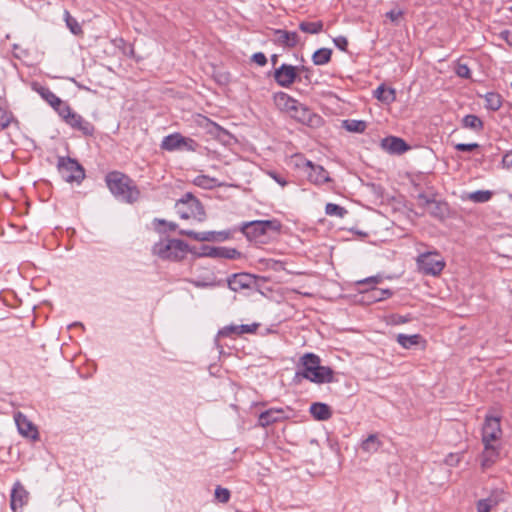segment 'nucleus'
Listing matches in <instances>:
<instances>
[{
  "label": "nucleus",
  "mask_w": 512,
  "mask_h": 512,
  "mask_svg": "<svg viewBox=\"0 0 512 512\" xmlns=\"http://www.w3.org/2000/svg\"><path fill=\"white\" fill-rule=\"evenodd\" d=\"M372 298L374 301H382V300H385L387 298H389L390 296H392V291L389 290V289H377V288H373L372 291Z\"/></svg>",
  "instance_id": "obj_40"
},
{
  "label": "nucleus",
  "mask_w": 512,
  "mask_h": 512,
  "mask_svg": "<svg viewBox=\"0 0 512 512\" xmlns=\"http://www.w3.org/2000/svg\"><path fill=\"white\" fill-rule=\"evenodd\" d=\"M288 114L294 118L295 120L307 124L311 122L312 112L298 100H296V104L292 109L288 112Z\"/></svg>",
  "instance_id": "obj_20"
},
{
  "label": "nucleus",
  "mask_w": 512,
  "mask_h": 512,
  "mask_svg": "<svg viewBox=\"0 0 512 512\" xmlns=\"http://www.w3.org/2000/svg\"><path fill=\"white\" fill-rule=\"evenodd\" d=\"M302 379L315 384L332 383L335 381L332 368L322 366L320 357L314 353H305L300 358L294 381L300 383Z\"/></svg>",
  "instance_id": "obj_1"
},
{
  "label": "nucleus",
  "mask_w": 512,
  "mask_h": 512,
  "mask_svg": "<svg viewBox=\"0 0 512 512\" xmlns=\"http://www.w3.org/2000/svg\"><path fill=\"white\" fill-rule=\"evenodd\" d=\"M416 264L422 274L430 276L440 275L446 265L444 258L436 250L420 253Z\"/></svg>",
  "instance_id": "obj_6"
},
{
  "label": "nucleus",
  "mask_w": 512,
  "mask_h": 512,
  "mask_svg": "<svg viewBox=\"0 0 512 512\" xmlns=\"http://www.w3.org/2000/svg\"><path fill=\"white\" fill-rule=\"evenodd\" d=\"M503 167L507 169L512 168V150L508 151L502 158Z\"/></svg>",
  "instance_id": "obj_54"
},
{
  "label": "nucleus",
  "mask_w": 512,
  "mask_h": 512,
  "mask_svg": "<svg viewBox=\"0 0 512 512\" xmlns=\"http://www.w3.org/2000/svg\"><path fill=\"white\" fill-rule=\"evenodd\" d=\"M333 42L337 48H339L342 51H346L348 46V40L344 36H338L333 39Z\"/></svg>",
  "instance_id": "obj_52"
},
{
  "label": "nucleus",
  "mask_w": 512,
  "mask_h": 512,
  "mask_svg": "<svg viewBox=\"0 0 512 512\" xmlns=\"http://www.w3.org/2000/svg\"><path fill=\"white\" fill-rule=\"evenodd\" d=\"M194 185L203 189H213L219 187L222 184L216 179L207 175H198L193 180Z\"/></svg>",
  "instance_id": "obj_26"
},
{
  "label": "nucleus",
  "mask_w": 512,
  "mask_h": 512,
  "mask_svg": "<svg viewBox=\"0 0 512 512\" xmlns=\"http://www.w3.org/2000/svg\"><path fill=\"white\" fill-rule=\"evenodd\" d=\"M486 107L493 111L498 110L502 105L501 96L498 93L488 92L485 95Z\"/></svg>",
  "instance_id": "obj_34"
},
{
  "label": "nucleus",
  "mask_w": 512,
  "mask_h": 512,
  "mask_svg": "<svg viewBox=\"0 0 512 512\" xmlns=\"http://www.w3.org/2000/svg\"><path fill=\"white\" fill-rule=\"evenodd\" d=\"M267 174L282 187H285L288 184L287 180L275 171H268Z\"/></svg>",
  "instance_id": "obj_50"
},
{
  "label": "nucleus",
  "mask_w": 512,
  "mask_h": 512,
  "mask_svg": "<svg viewBox=\"0 0 512 512\" xmlns=\"http://www.w3.org/2000/svg\"><path fill=\"white\" fill-rule=\"evenodd\" d=\"M176 210L180 218L193 219L197 222L206 220V212L202 203L192 194L186 193L176 202Z\"/></svg>",
  "instance_id": "obj_5"
},
{
  "label": "nucleus",
  "mask_w": 512,
  "mask_h": 512,
  "mask_svg": "<svg viewBox=\"0 0 512 512\" xmlns=\"http://www.w3.org/2000/svg\"><path fill=\"white\" fill-rule=\"evenodd\" d=\"M153 253L163 260L180 261L188 253V245L180 239H164L154 244Z\"/></svg>",
  "instance_id": "obj_4"
},
{
  "label": "nucleus",
  "mask_w": 512,
  "mask_h": 512,
  "mask_svg": "<svg viewBox=\"0 0 512 512\" xmlns=\"http://www.w3.org/2000/svg\"><path fill=\"white\" fill-rule=\"evenodd\" d=\"M501 448V443L483 444V451L480 457V464L483 470L492 467L500 459Z\"/></svg>",
  "instance_id": "obj_12"
},
{
  "label": "nucleus",
  "mask_w": 512,
  "mask_h": 512,
  "mask_svg": "<svg viewBox=\"0 0 512 512\" xmlns=\"http://www.w3.org/2000/svg\"><path fill=\"white\" fill-rule=\"evenodd\" d=\"M29 492L20 481H16L10 495V508L13 512H21V509L28 503Z\"/></svg>",
  "instance_id": "obj_11"
},
{
  "label": "nucleus",
  "mask_w": 512,
  "mask_h": 512,
  "mask_svg": "<svg viewBox=\"0 0 512 512\" xmlns=\"http://www.w3.org/2000/svg\"><path fill=\"white\" fill-rule=\"evenodd\" d=\"M459 461V457L456 456V455H453V454H450L447 459H446V463L449 464V465H453L455 463H458Z\"/></svg>",
  "instance_id": "obj_60"
},
{
  "label": "nucleus",
  "mask_w": 512,
  "mask_h": 512,
  "mask_svg": "<svg viewBox=\"0 0 512 512\" xmlns=\"http://www.w3.org/2000/svg\"><path fill=\"white\" fill-rule=\"evenodd\" d=\"M402 15L403 12L401 10H390L386 13V17L389 18L392 22L397 21Z\"/></svg>",
  "instance_id": "obj_55"
},
{
  "label": "nucleus",
  "mask_w": 512,
  "mask_h": 512,
  "mask_svg": "<svg viewBox=\"0 0 512 512\" xmlns=\"http://www.w3.org/2000/svg\"><path fill=\"white\" fill-rule=\"evenodd\" d=\"M498 504L497 500L488 497L480 499L476 503L477 512H491L492 508Z\"/></svg>",
  "instance_id": "obj_38"
},
{
  "label": "nucleus",
  "mask_w": 512,
  "mask_h": 512,
  "mask_svg": "<svg viewBox=\"0 0 512 512\" xmlns=\"http://www.w3.org/2000/svg\"><path fill=\"white\" fill-rule=\"evenodd\" d=\"M66 124L69 125L72 129L80 131L84 136H93L95 132L94 125L76 112L70 115V118L67 120Z\"/></svg>",
  "instance_id": "obj_15"
},
{
  "label": "nucleus",
  "mask_w": 512,
  "mask_h": 512,
  "mask_svg": "<svg viewBox=\"0 0 512 512\" xmlns=\"http://www.w3.org/2000/svg\"><path fill=\"white\" fill-rule=\"evenodd\" d=\"M455 73L457 76L465 79H469L471 77L470 68L467 64L458 62L455 67Z\"/></svg>",
  "instance_id": "obj_41"
},
{
  "label": "nucleus",
  "mask_w": 512,
  "mask_h": 512,
  "mask_svg": "<svg viewBox=\"0 0 512 512\" xmlns=\"http://www.w3.org/2000/svg\"><path fill=\"white\" fill-rule=\"evenodd\" d=\"M271 60H272V63H273V64H276V62H277V56H276V55H273V56H272V58H271Z\"/></svg>",
  "instance_id": "obj_63"
},
{
  "label": "nucleus",
  "mask_w": 512,
  "mask_h": 512,
  "mask_svg": "<svg viewBox=\"0 0 512 512\" xmlns=\"http://www.w3.org/2000/svg\"><path fill=\"white\" fill-rule=\"evenodd\" d=\"M259 327V323H252V324H242L237 326V329H239L240 335L242 334H251L255 333L256 330Z\"/></svg>",
  "instance_id": "obj_44"
},
{
  "label": "nucleus",
  "mask_w": 512,
  "mask_h": 512,
  "mask_svg": "<svg viewBox=\"0 0 512 512\" xmlns=\"http://www.w3.org/2000/svg\"><path fill=\"white\" fill-rule=\"evenodd\" d=\"M332 50L329 48H320L316 50L312 55V61L314 65L321 66L325 65L331 60Z\"/></svg>",
  "instance_id": "obj_29"
},
{
  "label": "nucleus",
  "mask_w": 512,
  "mask_h": 512,
  "mask_svg": "<svg viewBox=\"0 0 512 512\" xmlns=\"http://www.w3.org/2000/svg\"><path fill=\"white\" fill-rule=\"evenodd\" d=\"M57 169L62 179L68 183H80L85 178V171L77 160L70 157H59Z\"/></svg>",
  "instance_id": "obj_7"
},
{
  "label": "nucleus",
  "mask_w": 512,
  "mask_h": 512,
  "mask_svg": "<svg viewBox=\"0 0 512 512\" xmlns=\"http://www.w3.org/2000/svg\"><path fill=\"white\" fill-rule=\"evenodd\" d=\"M285 418V411L282 408H270L259 415L258 425L268 427Z\"/></svg>",
  "instance_id": "obj_19"
},
{
  "label": "nucleus",
  "mask_w": 512,
  "mask_h": 512,
  "mask_svg": "<svg viewBox=\"0 0 512 512\" xmlns=\"http://www.w3.org/2000/svg\"><path fill=\"white\" fill-rule=\"evenodd\" d=\"M382 445L383 443L377 434H370L361 442L360 447L363 452L373 454L376 453L382 447Z\"/></svg>",
  "instance_id": "obj_24"
},
{
  "label": "nucleus",
  "mask_w": 512,
  "mask_h": 512,
  "mask_svg": "<svg viewBox=\"0 0 512 512\" xmlns=\"http://www.w3.org/2000/svg\"><path fill=\"white\" fill-rule=\"evenodd\" d=\"M105 180L110 192L117 199L130 204L138 200L140 191L129 176L112 171L106 175Z\"/></svg>",
  "instance_id": "obj_2"
},
{
  "label": "nucleus",
  "mask_w": 512,
  "mask_h": 512,
  "mask_svg": "<svg viewBox=\"0 0 512 512\" xmlns=\"http://www.w3.org/2000/svg\"><path fill=\"white\" fill-rule=\"evenodd\" d=\"M502 434L500 417L487 414L481 431L482 444L501 443Z\"/></svg>",
  "instance_id": "obj_8"
},
{
  "label": "nucleus",
  "mask_w": 512,
  "mask_h": 512,
  "mask_svg": "<svg viewBox=\"0 0 512 512\" xmlns=\"http://www.w3.org/2000/svg\"><path fill=\"white\" fill-rule=\"evenodd\" d=\"M58 115L64 120L66 123L67 120H69L70 115H72L75 111L72 110V108L69 106V104L61 99L60 104L56 105L53 108Z\"/></svg>",
  "instance_id": "obj_35"
},
{
  "label": "nucleus",
  "mask_w": 512,
  "mask_h": 512,
  "mask_svg": "<svg viewBox=\"0 0 512 512\" xmlns=\"http://www.w3.org/2000/svg\"><path fill=\"white\" fill-rule=\"evenodd\" d=\"M426 210L431 216L442 219L446 214L447 207L444 202L435 199L432 201L431 205L426 208Z\"/></svg>",
  "instance_id": "obj_30"
},
{
  "label": "nucleus",
  "mask_w": 512,
  "mask_h": 512,
  "mask_svg": "<svg viewBox=\"0 0 512 512\" xmlns=\"http://www.w3.org/2000/svg\"><path fill=\"white\" fill-rule=\"evenodd\" d=\"M417 199H418V204L419 206L423 207V208H427L429 205H431L432 201L435 200L434 197L432 196H428L426 195L425 193H420L418 194L417 196Z\"/></svg>",
  "instance_id": "obj_46"
},
{
  "label": "nucleus",
  "mask_w": 512,
  "mask_h": 512,
  "mask_svg": "<svg viewBox=\"0 0 512 512\" xmlns=\"http://www.w3.org/2000/svg\"><path fill=\"white\" fill-rule=\"evenodd\" d=\"M296 165L298 167H307L310 169V172L308 173V179L315 185H322L331 181L328 171L321 165L313 164L312 161L302 158Z\"/></svg>",
  "instance_id": "obj_9"
},
{
  "label": "nucleus",
  "mask_w": 512,
  "mask_h": 512,
  "mask_svg": "<svg viewBox=\"0 0 512 512\" xmlns=\"http://www.w3.org/2000/svg\"><path fill=\"white\" fill-rule=\"evenodd\" d=\"M298 75V67L282 64L274 71V79L276 83L284 88L290 87L296 80Z\"/></svg>",
  "instance_id": "obj_10"
},
{
  "label": "nucleus",
  "mask_w": 512,
  "mask_h": 512,
  "mask_svg": "<svg viewBox=\"0 0 512 512\" xmlns=\"http://www.w3.org/2000/svg\"><path fill=\"white\" fill-rule=\"evenodd\" d=\"M299 29L304 33L318 34L323 30V22L322 21H315V22L303 21L299 24Z\"/></svg>",
  "instance_id": "obj_33"
},
{
  "label": "nucleus",
  "mask_w": 512,
  "mask_h": 512,
  "mask_svg": "<svg viewBox=\"0 0 512 512\" xmlns=\"http://www.w3.org/2000/svg\"><path fill=\"white\" fill-rule=\"evenodd\" d=\"M298 72H303L305 75V79L308 80V81H311V73H312V69L309 68V67H305V66H301V67H298Z\"/></svg>",
  "instance_id": "obj_57"
},
{
  "label": "nucleus",
  "mask_w": 512,
  "mask_h": 512,
  "mask_svg": "<svg viewBox=\"0 0 512 512\" xmlns=\"http://www.w3.org/2000/svg\"><path fill=\"white\" fill-rule=\"evenodd\" d=\"M181 143L184 142V136L180 133H173L163 138L161 142V149L166 151H177L181 149Z\"/></svg>",
  "instance_id": "obj_22"
},
{
  "label": "nucleus",
  "mask_w": 512,
  "mask_h": 512,
  "mask_svg": "<svg viewBox=\"0 0 512 512\" xmlns=\"http://www.w3.org/2000/svg\"><path fill=\"white\" fill-rule=\"evenodd\" d=\"M216 240H226L229 237V233L226 231L216 232Z\"/></svg>",
  "instance_id": "obj_61"
},
{
  "label": "nucleus",
  "mask_w": 512,
  "mask_h": 512,
  "mask_svg": "<svg viewBox=\"0 0 512 512\" xmlns=\"http://www.w3.org/2000/svg\"><path fill=\"white\" fill-rule=\"evenodd\" d=\"M65 21L67 27L74 35H79L83 32L78 21L72 17L68 11H65Z\"/></svg>",
  "instance_id": "obj_39"
},
{
  "label": "nucleus",
  "mask_w": 512,
  "mask_h": 512,
  "mask_svg": "<svg viewBox=\"0 0 512 512\" xmlns=\"http://www.w3.org/2000/svg\"><path fill=\"white\" fill-rule=\"evenodd\" d=\"M492 197V192L489 190H477L469 194V199L475 203H485Z\"/></svg>",
  "instance_id": "obj_37"
},
{
  "label": "nucleus",
  "mask_w": 512,
  "mask_h": 512,
  "mask_svg": "<svg viewBox=\"0 0 512 512\" xmlns=\"http://www.w3.org/2000/svg\"><path fill=\"white\" fill-rule=\"evenodd\" d=\"M238 325H228L219 330L218 335L222 337H230L232 335H240Z\"/></svg>",
  "instance_id": "obj_43"
},
{
  "label": "nucleus",
  "mask_w": 512,
  "mask_h": 512,
  "mask_svg": "<svg viewBox=\"0 0 512 512\" xmlns=\"http://www.w3.org/2000/svg\"><path fill=\"white\" fill-rule=\"evenodd\" d=\"M170 226H171L172 229H174L176 225L175 224H171Z\"/></svg>",
  "instance_id": "obj_64"
},
{
  "label": "nucleus",
  "mask_w": 512,
  "mask_h": 512,
  "mask_svg": "<svg viewBox=\"0 0 512 512\" xmlns=\"http://www.w3.org/2000/svg\"><path fill=\"white\" fill-rule=\"evenodd\" d=\"M180 234L197 241L198 232L192 230H180Z\"/></svg>",
  "instance_id": "obj_58"
},
{
  "label": "nucleus",
  "mask_w": 512,
  "mask_h": 512,
  "mask_svg": "<svg viewBox=\"0 0 512 512\" xmlns=\"http://www.w3.org/2000/svg\"><path fill=\"white\" fill-rule=\"evenodd\" d=\"M252 283L253 277L248 273H236L227 279L228 287L235 292L250 288Z\"/></svg>",
  "instance_id": "obj_18"
},
{
  "label": "nucleus",
  "mask_w": 512,
  "mask_h": 512,
  "mask_svg": "<svg viewBox=\"0 0 512 512\" xmlns=\"http://www.w3.org/2000/svg\"><path fill=\"white\" fill-rule=\"evenodd\" d=\"M252 61L258 64L259 66H264L267 63V58L264 53L257 52L252 55Z\"/></svg>",
  "instance_id": "obj_53"
},
{
  "label": "nucleus",
  "mask_w": 512,
  "mask_h": 512,
  "mask_svg": "<svg viewBox=\"0 0 512 512\" xmlns=\"http://www.w3.org/2000/svg\"><path fill=\"white\" fill-rule=\"evenodd\" d=\"M311 415L319 421H325L331 418L332 410L329 405L321 402L311 404L309 409Z\"/></svg>",
  "instance_id": "obj_21"
},
{
  "label": "nucleus",
  "mask_w": 512,
  "mask_h": 512,
  "mask_svg": "<svg viewBox=\"0 0 512 512\" xmlns=\"http://www.w3.org/2000/svg\"><path fill=\"white\" fill-rule=\"evenodd\" d=\"M35 90L52 108L60 104L61 98H59L48 87L39 86L38 88H35Z\"/></svg>",
  "instance_id": "obj_27"
},
{
  "label": "nucleus",
  "mask_w": 512,
  "mask_h": 512,
  "mask_svg": "<svg viewBox=\"0 0 512 512\" xmlns=\"http://www.w3.org/2000/svg\"><path fill=\"white\" fill-rule=\"evenodd\" d=\"M215 497L221 503H227L230 499V491L226 488L218 486L215 489Z\"/></svg>",
  "instance_id": "obj_42"
},
{
  "label": "nucleus",
  "mask_w": 512,
  "mask_h": 512,
  "mask_svg": "<svg viewBox=\"0 0 512 512\" xmlns=\"http://www.w3.org/2000/svg\"><path fill=\"white\" fill-rule=\"evenodd\" d=\"M381 147L390 154H403L409 150L408 144L401 138L395 136L385 137L381 140Z\"/></svg>",
  "instance_id": "obj_16"
},
{
  "label": "nucleus",
  "mask_w": 512,
  "mask_h": 512,
  "mask_svg": "<svg viewBox=\"0 0 512 512\" xmlns=\"http://www.w3.org/2000/svg\"><path fill=\"white\" fill-rule=\"evenodd\" d=\"M192 284L197 288H205V287L215 286L214 283H208V282H203V281H192Z\"/></svg>",
  "instance_id": "obj_59"
},
{
  "label": "nucleus",
  "mask_w": 512,
  "mask_h": 512,
  "mask_svg": "<svg viewBox=\"0 0 512 512\" xmlns=\"http://www.w3.org/2000/svg\"><path fill=\"white\" fill-rule=\"evenodd\" d=\"M462 125L465 128L472 129L474 131H480L483 129V121L474 114H468L462 119Z\"/></svg>",
  "instance_id": "obj_31"
},
{
  "label": "nucleus",
  "mask_w": 512,
  "mask_h": 512,
  "mask_svg": "<svg viewBox=\"0 0 512 512\" xmlns=\"http://www.w3.org/2000/svg\"><path fill=\"white\" fill-rule=\"evenodd\" d=\"M379 281H380L379 277L372 276V277H368V278H366L364 280L359 281L358 284L359 285H362V284H373V285H375V284L379 283Z\"/></svg>",
  "instance_id": "obj_56"
},
{
  "label": "nucleus",
  "mask_w": 512,
  "mask_h": 512,
  "mask_svg": "<svg viewBox=\"0 0 512 512\" xmlns=\"http://www.w3.org/2000/svg\"><path fill=\"white\" fill-rule=\"evenodd\" d=\"M421 340V336L419 334L414 335H405L398 334L397 342L405 349H410L415 345H418Z\"/></svg>",
  "instance_id": "obj_32"
},
{
  "label": "nucleus",
  "mask_w": 512,
  "mask_h": 512,
  "mask_svg": "<svg viewBox=\"0 0 512 512\" xmlns=\"http://www.w3.org/2000/svg\"><path fill=\"white\" fill-rule=\"evenodd\" d=\"M279 230L280 223L277 220H254L243 222L240 226V231L247 239L256 243H265L270 232L278 233Z\"/></svg>",
  "instance_id": "obj_3"
},
{
  "label": "nucleus",
  "mask_w": 512,
  "mask_h": 512,
  "mask_svg": "<svg viewBox=\"0 0 512 512\" xmlns=\"http://www.w3.org/2000/svg\"><path fill=\"white\" fill-rule=\"evenodd\" d=\"M342 127L349 132L363 133L367 128V123L363 120L346 119L342 121Z\"/></svg>",
  "instance_id": "obj_28"
},
{
  "label": "nucleus",
  "mask_w": 512,
  "mask_h": 512,
  "mask_svg": "<svg viewBox=\"0 0 512 512\" xmlns=\"http://www.w3.org/2000/svg\"><path fill=\"white\" fill-rule=\"evenodd\" d=\"M274 37L275 44L285 48H293L299 43V36L295 31L276 29L274 30Z\"/></svg>",
  "instance_id": "obj_17"
},
{
  "label": "nucleus",
  "mask_w": 512,
  "mask_h": 512,
  "mask_svg": "<svg viewBox=\"0 0 512 512\" xmlns=\"http://www.w3.org/2000/svg\"><path fill=\"white\" fill-rule=\"evenodd\" d=\"M325 213L329 216L343 218L347 214V210L338 204L327 203L325 206Z\"/></svg>",
  "instance_id": "obj_36"
},
{
  "label": "nucleus",
  "mask_w": 512,
  "mask_h": 512,
  "mask_svg": "<svg viewBox=\"0 0 512 512\" xmlns=\"http://www.w3.org/2000/svg\"><path fill=\"white\" fill-rule=\"evenodd\" d=\"M76 326H79V327H81V328H84V325H83L81 322H75V323L71 324V325L69 326V328H71V327H76Z\"/></svg>",
  "instance_id": "obj_62"
},
{
  "label": "nucleus",
  "mask_w": 512,
  "mask_h": 512,
  "mask_svg": "<svg viewBox=\"0 0 512 512\" xmlns=\"http://www.w3.org/2000/svg\"><path fill=\"white\" fill-rule=\"evenodd\" d=\"M215 231L198 232L197 241H216Z\"/></svg>",
  "instance_id": "obj_47"
},
{
  "label": "nucleus",
  "mask_w": 512,
  "mask_h": 512,
  "mask_svg": "<svg viewBox=\"0 0 512 512\" xmlns=\"http://www.w3.org/2000/svg\"><path fill=\"white\" fill-rule=\"evenodd\" d=\"M374 97L377 98L381 102L390 104L396 100V91L394 88L385 87L384 85H380L374 91Z\"/></svg>",
  "instance_id": "obj_25"
},
{
  "label": "nucleus",
  "mask_w": 512,
  "mask_h": 512,
  "mask_svg": "<svg viewBox=\"0 0 512 512\" xmlns=\"http://www.w3.org/2000/svg\"><path fill=\"white\" fill-rule=\"evenodd\" d=\"M203 121L206 123V128L208 132L213 134H218L219 132H222L223 129L216 123L212 122L206 117H203Z\"/></svg>",
  "instance_id": "obj_48"
},
{
  "label": "nucleus",
  "mask_w": 512,
  "mask_h": 512,
  "mask_svg": "<svg viewBox=\"0 0 512 512\" xmlns=\"http://www.w3.org/2000/svg\"><path fill=\"white\" fill-rule=\"evenodd\" d=\"M274 103L281 111L288 113L296 104V99L285 92H277L274 94Z\"/></svg>",
  "instance_id": "obj_23"
},
{
  "label": "nucleus",
  "mask_w": 512,
  "mask_h": 512,
  "mask_svg": "<svg viewBox=\"0 0 512 512\" xmlns=\"http://www.w3.org/2000/svg\"><path fill=\"white\" fill-rule=\"evenodd\" d=\"M498 37L504 40L510 47H512V28L502 30L498 34Z\"/></svg>",
  "instance_id": "obj_51"
},
{
  "label": "nucleus",
  "mask_w": 512,
  "mask_h": 512,
  "mask_svg": "<svg viewBox=\"0 0 512 512\" xmlns=\"http://www.w3.org/2000/svg\"><path fill=\"white\" fill-rule=\"evenodd\" d=\"M184 142L185 143H181V149H179L180 151H196L198 144L195 140L184 137Z\"/></svg>",
  "instance_id": "obj_45"
},
{
  "label": "nucleus",
  "mask_w": 512,
  "mask_h": 512,
  "mask_svg": "<svg viewBox=\"0 0 512 512\" xmlns=\"http://www.w3.org/2000/svg\"><path fill=\"white\" fill-rule=\"evenodd\" d=\"M478 147L477 143H458L455 145L457 151L471 152Z\"/></svg>",
  "instance_id": "obj_49"
},
{
  "label": "nucleus",
  "mask_w": 512,
  "mask_h": 512,
  "mask_svg": "<svg viewBox=\"0 0 512 512\" xmlns=\"http://www.w3.org/2000/svg\"><path fill=\"white\" fill-rule=\"evenodd\" d=\"M200 256L211 258L238 259L241 253L235 248L203 246Z\"/></svg>",
  "instance_id": "obj_14"
},
{
  "label": "nucleus",
  "mask_w": 512,
  "mask_h": 512,
  "mask_svg": "<svg viewBox=\"0 0 512 512\" xmlns=\"http://www.w3.org/2000/svg\"><path fill=\"white\" fill-rule=\"evenodd\" d=\"M14 421L17 426L18 432L26 438L37 440L39 433L37 427L24 415L18 411L14 414Z\"/></svg>",
  "instance_id": "obj_13"
}]
</instances>
